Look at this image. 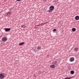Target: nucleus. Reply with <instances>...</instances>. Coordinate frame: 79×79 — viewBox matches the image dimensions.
<instances>
[{"label": "nucleus", "instance_id": "obj_17", "mask_svg": "<svg viewBox=\"0 0 79 79\" xmlns=\"http://www.w3.org/2000/svg\"><path fill=\"white\" fill-rule=\"evenodd\" d=\"M56 31V29H54L52 31Z\"/></svg>", "mask_w": 79, "mask_h": 79}, {"label": "nucleus", "instance_id": "obj_11", "mask_svg": "<svg viewBox=\"0 0 79 79\" xmlns=\"http://www.w3.org/2000/svg\"><path fill=\"white\" fill-rule=\"evenodd\" d=\"M74 73V72L73 71H70V74H73Z\"/></svg>", "mask_w": 79, "mask_h": 79}, {"label": "nucleus", "instance_id": "obj_9", "mask_svg": "<svg viewBox=\"0 0 79 79\" xmlns=\"http://www.w3.org/2000/svg\"><path fill=\"white\" fill-rule=\"evenodd\" d=\"M25 44V43L24 42H23L22 43H20L19 44V45L20 46L21 45H24Z\"/></svg>", "mask_w": 79, "mask_h": 79}, {"label": "nucleus", "instance_id": "obj_8", "mask_svg": "<svg viewBox=\"0 0 79 79\" xmlns=\"http://www.w3.org/2000/svg\"><path fill=\"white\" fill-rule=\"evenodd\" d=\"M75 19L76 20H79V16H77L75 17Z\"/></svg>", "mask_w": 79, "mask_h": 79}, {"label": "nucleus", "instance_id": "obj_5", "mask_svg": "<svg viewBox=\"0 0 79 79\" xmlns=\"http://www.w3.org/2000/svg\"><path fill=\"white\" fill-rule=\"evenodd\" d=\"M70 61L72 62V61H74V58L73 57H72L70 58L69 60Z\"/></svg>", "mask_w": 79, "mask_h": 79}, {"label": "nucleus", "instance_id": "obj_15", "mask_svg": "<svg viewBox=\"0 0 79 79\" xmlns=\"http://www.w3.org/2000/svg\"><path fill=\"white\" fill-rule=\"evenodd\" d=\"M39 46L37 48V49L38 50H40L41 48Z\"/></svg>", "mask_w": 79, "mask_h": 79}, {"label": "nucleus", "instance_id": "obj_14", "mask_svg": "<svg viewBox=\"0 0 79 79\" xmlns=\"http://www.w3.org/2000/svg\"><path fill=\"white\" fill-rule=\"evenodd\" d=\"M26 27V26L25 25H22L21 26V27H23V28H25Z\"/></svg>", "mask_w": 79, "mask_h": 79}, {"label": "nucleus", "instance_id": "obj_13", "mask_svg": "<svg viewBox=\"0 0 79 79\" xmlns=\"http://www.w3.org/2000/svg\"><path fill=\"white\" fill-rule=\"evenodd\" d=\"M55 60H54L52 63V64H55L57 62Z\"/></svg>", "mask_w": 79, "mask_h": 79}, {"label": "nucleus", "instance_id": "obj_3", "mask_svg": "<svg viewBox=\"0 0 79 79\" xmlns=\"http://www.w3.org/2000/svg\"><path fill=\"white\" fill-rule=\"evenodd\" d=\"M2 40L3 42H5L7 40V38L6 37H4L2 39Z\"/></svg>", "mask_w": 79, "mask_h": 79}, {"label": "nucleus", "instance_id": "obj_19", "mask_svg": "<svg viewBox=\"0 0 79 79\" xmlns=\"http://www.w3.org/2000/svg\"><path fill=\"white\" fill-rule=\"evenodd\" d=\"M40 73H41L40 72Z\"/></svg>", "mask_w": 79, "mask_h": 79}, {"label": "nucleus", "instance_id": "obj_1", "mask_svg": "<svg viewBox=\"0 0 79 79\" xmlns=\"http://www.w3.org/2000/svg\"><path fill=\"white\" fill-rule=\"evenodd\" d=\"M53 10H54V6H51L49 7V10H48V13H51V12H52L53 11Z\"/></svg>", "mask_w": 79, "mask_h": 79}, {"label": "nucleus", "instance_id": "obj_4", "mask_svg": "<svg viewBox=\"0 0 79 79\" xmlns=\"http://www.w3.org/2000/svg\"><path fill=\"white\" fill-rule=\"evenodd\" d=\"M4 30L6 32H8L11 30V28H4Z\"/></svg>", "mask_w": 79, "mask_h": 79}, {"label": "nucleus", "instance_id": "obj_10", "mask_svg": "<svg viewBox=\"0 0 79 79\" xmlns=\"http://www.w3.org/2000/svg\"><path fill=\"white\" fill-rule=\"evenodd\" d=\"M76 29L74 28H73L72 29V31L73 32H75V31H76Z\"/></svg>", "mask_w": 79, "mask_h": 79}, {"label": "nucleus", "instance_id": "obj_12", "mask_svg": "<svg viewBox=\"0 0 79 79\" xmlns=\"http://www.w3.org/2000/svg\"><path fill=\"white\" fill-rule=\"evenodd\" d=\"M72 78H73V77H67L65 78L64 79H72Z\"/></svg>", "mask_w": 79, "mask_h": 79}, {"label": "nucleus", "instance_id": "obj_16", "mask_svg": "<svg viewBox=\"0 0 79 79\" xmlns=\"http://www.w3.org/2000/svg\"><path fill=\"white\" fill-rule=\"evenodd\" d=\"M7 15H11V12H9L7 13Z\"/></svg>", "mask_w": 79, "mask_h": 79}, {"label": "nucleus", "instance_id": "obj_2", "mask_svg": "<svg viewBox=\"0 0 79 79\" xmlns=\"http://www.w3.org/2000/svg\"><path fill=\"white\" fill-rule=\"evenodd\" d=\"M5 77V75L3 73H1L0 74V79H3Z\"/></svg>", "mask_w": 79, "mask_h": 79}, {"label": "nucleus", "instance_id": "obj_6", "mask_svg": "<svg viewBox=\"0 0 79 79\" xmlns=\"http://www.w3.org/2000/svg\"><path fill=\"white\" fill-rule=\"evenodd\" d=\"M56 66L55 65H51L50 66V68H55Z\"/></svg>", "mask_w": 79, "mask_h": 79}, {"label": "nucleus", "instance_id": "obj_7", "mask_svg": "<svg viewBox=\"0 0 79 79\" xmlns=\"http://www.w3.org/2000/svg\"><path fill=\"white\" fill-rule=\"evenodd\" d=\"M73 51H74V52H77V51H78V48H74L73 49Z\"/></svg>", "mask_w": 79, "mask_h": 79}, {"label": "nucleus", "instance_id": "obj_18", "mask_svg": "<svg viewBox=\"0 0 79 79\" xmlns=\"http://www.w3.org/2000/svg\"><path fill=\"white\" fill-rule=\"evenodd\" d=\"M21 0H16V1L17 2H18V1H21Z\"/></svg>", "mask_w": 79, "mask_h": 79}]
</instances>
